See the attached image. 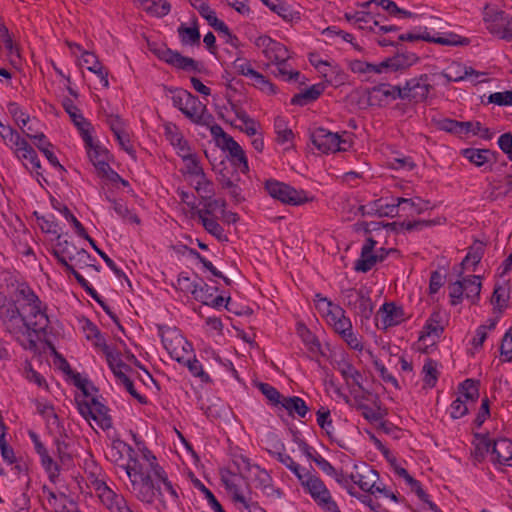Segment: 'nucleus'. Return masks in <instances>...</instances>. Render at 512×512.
Here are the masks:
<instances>
[{
  "mask_svg": "<svg viewBox=\"0 0 512 512\" xmlns=\"http://www.w3.org/2000/svg\"><path fill=\"white\" fill-rule=\"evenodd\" d=\"M108 201L113 205L114 211L125 221L133 224H139L140 219L139 217L132 213L125 203L121 201H117L115 199H111L107 197Z\"/></svg>",
  "mask_w": 512,
  "mask_h": 512,
  "instance_id": "09e8293b",
  "label": "nucleus"
},
{
  "mask_svg": "<svg viewBox=\"0 0 512 512\" xmlns=\"http://www.w3.org/2000/svg\"><path fill=\"white\" fill-rule=\"evenodd\" d=\"M312 144L322 153L338 152L340 135L325 128L317 127L310 132Z\"/></svg>",
  "mask_w": 512,
  "mask_h": 512,
  "instance_id": "1a4fd4ad",
  "label": "nucleus"
},
{
  "mask_svg": "<svg viewBox=\"0 0 512 512\" xmlns=\"http://www.w3.org/2000/svg\"><path fill=\"white\" fill-rule=\"evenodd\" d=\"M186 289L191 292L196 301H199L204 305L209 304L214 292L218 291L217 287L212 288L203 280H201L200 283H189V285L186 286Z\"/></svg>",
  "mask_w": 512,
  "mask_h": 512,
  "instance_id": "bb28decb",
  "label": "nucleus"
},
{
  "mask_svg": "<svg viewBox=\"0 0 512 512\" xmlns=\"http://www.w3.org/2000/svg\"><path fill=\"white\" fill-rule=\"evenodd\" d=\"M432 85L427 74L407 80L403 86L404 100L414 103L424 102L429 95Z\"/></svg>",
  "mask_w": 512,
  "mask_h": 512,
  "instance_id": "0eeeda50",
  "label": "nucleus"
},
{
  "mask_svg": "<svg viewBox=\"0 0 512 512\" xmlns=\"http://www.w3.org/2000/svg\"><path fill=\"white\" fill-rule=\"evenodd\" d=\"M21 309V323L23 322L26 334L31 336V333L39 335L46 334L49 325V318L46 313L47 307L40 303H33L29 305H20Z\"/></svg>",
  "mask_w": 512,
  "mask_h": 512,
  "instance_id": "7ed1b4c3",
  "label": "nucleus"
},
{
  "mask_svg": "<svg viewBox=\"0 0 512 512\" xmlns=\"http://www.w3.org/2000/svg\"><path fill=\"white\" fill-rule=\"evenodd\" d=\"M422 373L424 374L423 382L425 386L429 388L435 387L439 377L438 363L431 358H427L423 365Z\"/></svg>",
  "mask_w": 512,
  "mask_h": 512,
  "instance_id": "58836bf2",
  "label": "nucleus"
},
{
  "mask_svg": "<svg viewBox=\"0 0 512 512\" xmlns=\"http://www.w3.org/2000/svg\"><path fill=\"white\" fill-rule=\"evenodd\" d=\"M103 353L106 356L108 366L112 370L113 374L115 371L121 369H124L125 371L131 370V367L121 360L120 353L114 352L110 347Z\"/></svg>",
  "mask_w": 512,
  "mask_h": 512,
  "instance_id": "5fc2aeb1",
  "label": "nucleus"
},
{
  "mask_svg": "<svg viewBox=\"0 0 512 512\" xmlns=\"http://www.w3.org/2000/svg\"><path fill=\"white\" fill-rule=\"evenodd\" d=\"M217 180L223 189H227L229 195L236 203L244 201V197L241 195L242 189L239 185L228 175V171L225 169L220 170L218 173Z\"/></svg>",
  "mask_w": 512,
  "mask_h": 512,
  "instance_id": "cd10ccee",
  "label": "nucleus"
},
{
  "mask_svg": "<svg viewBox=\"0 0 512 512\" xmlns=\"http://www.w3.org/2000/svg\"><path fill=\"white\" fill-rule=\"evenodd\" d=\"M13 151L20 160H28L33 169L36 170L38 176L42 175V173L38 171L41 168V163L37 153L25 139L22 142H19V146Z\"/></svg>",
  "mask_w": 512,
  "mask_h": 512,
  "instance_id": "393cba45",
  "label": "nucleus"
},
{
  "mask_svg": "<svg viewBox=\"0 0 512 512\" xmlns=\"http://www.w3.org/2000/svg\"><path fill=\"white\" fill-rule=\"evenodd\" d=\"M101 502L111 511L117 512L120 506L126 502L122 495L115 493L103 480L94 479L92 481Z\"/></svg>",
  "mask_w": 512,
  "mask_h": 512,
  "instance_id": "9d476101",
  "label": "nucleus"
},
{
  "mask_svg": "<svg viewBox=\"0 0 512 512\" xmlns=\"http://www.w3.org/2000/svg\"><path fill=\"white\" fill-rule=\"evenodd\" d=\"M126 372L124 369L117 370L114 373V376L117 378V380L125 387L127 392L136 400H138L141 404H146L147 399L145 396L140 395L133 384V381L126 375Z\"/></svg>",
  "mask_w": 512,
  "mask_h": 512,
  "instance_id": "c03bdc74",
  "label": "nucleus"
},
{
  "mask_svg": "<svg viewBox=\"0 0 512 512\" xmlns=\"http://www.w3.org/2000/svg\"><path fill=\"white\" fill-rule=\"evenodd\" d=\"M393 251H395V249L387 250L385 248H380L375 253L373 252L372 255H369V257L366 259L356 260L354 270L357 272L366 273L370 271L376 263L384 261L388 254Z\"/></svg>",
  "mask_w": 512,
  "mask_h": 512,
  "instance_id": "b1692460",
  "label": "nucleus"
},
{
  "mask_svg": "<svg viewBox=\"0 0 512 512\" xmlns=\"http://www.w3.org/2000/svg\"><path fill=\"white\" fill-rule=\"evenodd\" d=\"M501 356H504V361L512 362V327L505 333L501 346Z\"/></svg>",
  "mask_w": 512,
  "mask_h": 512,
  "instance_id": "774afa93",
  "label": "nucleus"
},
{
  "mask_svg": "<svg viewBox=\"0 0 512 512\" xmlns=\"http://www.w3.org/2000/svg\"><path fill=\"white\" fill-rule=\"evenodd\" d=\"M193 24V27H187L185 24L178 27V34L183 45H200L201 34L197 26V20Z\"/></svg>",
  "mask_w": 512,
  "mask_h": 512,
  "instance_id": "c9c22d12",
  "label": "nucleus"
},
{
  "mask_svg": "<svg viewBox=\"0 0 512 512\" xmlns=\"http://www.w3.org/2000/svg\"><path fill=\"white\" fill-rule=\"evenodd\" d=\"M392 71H405L419 60L418 56L412 52H398L391 58H387Z\"/></svg>",
  "mask_w": 512,
  "mask_h": 512,
  "instance_id": "5701e85b",
  "label": "nucleus"
},
{
  "mask_svg": "<svg viewBox=\"0 0 512 512\" xmlns=\"http://www.w3.org/2000/svg\"><path fill=\"white\" fill-rule=\"evenodd\" d=\"M0 137L4 143L9 146L12 150L19 146V142L24 139L21 138L20 134L9 125H5L0 120Z\"/></svg>",
  "mask_w": 512,
  "mask_h": 512,
  "instance_id": "37998d69",
  "label": "nucleus"
},
{
  "mask_svg": "<svg viewBox=\"0 0 512 512\" xmlns=\"http://www.w3.org/2000/svg\"><path fill=\"white\" fill-rule=\"evenodd\" d=\"M504 11H498L493 7L486 5L483 10V20L487 24V29L493 34L499 32L500 25L503 24L506 17Z\"/></svg>",
  "mask_w": 512,
  "mask_h": 512,
  "instance_id": "2f4dec72",
  "label": "nucleus"
},
{
  "mask_svg": "<svg viewBox=\"0 0 512 512\" xmlns=\"http://www.w3.org/2000/svg\"><path fill=\"white\" fill-rule=\"evenodd\" d=\"M60 212L63 214V216L66 218L67 221H69L77 233L78 236L86 239H89V235L87 234L84 226L81 224V222L71 213V211L68 209L67 206L63 205L62 209H60Z\"/></svg>",
  "mask_w": 512,
  "mask_h": 512,
  "instance_id": "69168bd1",
  "label": "nucleus"
},
{
  "mask_svg": "<svg viewBox=\"0 0 512 512\" xmlns=\"http://www.w3.org/2000/svg\"><path fill=\"white\" fill-rule=\"evenodd\" d=\"M264 187L272 198L283 204L299 206L309 201L304 190H296L284 182L269 179L265 182Z\"/></svg>",
  "mask_w": 512,
  "mask_h": 512,
  "instance_id": "20e7f679",
  "label": "nucleus"
},
{
  "mask_svg": "<svg viewBox=\"0 0 512 512\" xmlns=\"http://www.w3.org/2000/svg\"><path fill=\"white\" fill-rule=\"evenodd\" d=\"M165 90L173 94L171 97L173 106L179 109L181 112L182 109H184L186 106V103L188 101L187 97L194 96L193 94L184 89L165 87Z\"/></svg>",
  "mask_w": 512,
  "mask_h": 512,
  "instance_id": "13d9d810",
  "label": "nucleus"
},
{
  "mask_svg": "<svg viewBox=\"0 0 512 512\" xmlns=\"http://www.w3.org/2000/svg\"><path fill=\"white\" fill-rule=\"evenodd\" d=\"M444 331V327L441 325V313L439 311H434L430 317L427 319L426 324L423 327V331L419 337V340L424 339L425 337H439Z\"/></svg>",
  "mask_w": 512,
  "mask_h": 512,
  "instance_id": "72a5a7b5",
  "label": "nucleus"
},
{
  "mask_svg": "<svg viewBox=\"0 0 512 512\" xmlns=\"http://www.w3.org/2000/svg\"><path fill=\"white\" fill-rule=\"evenodd\" d=\"M461 154L465 157L469 162L474 164L477 167L484 166L486 163H495L497 161L498 152L492 151L490 149H476V148H466L463 149Z\"/></svg>",
  "mask_w": 512,
  "mask_h": 512,
  "instance_id": "dca6fc26",
  "label": "nucleus"
},
{
  "mask_svg": "<svg viewBox=\"0 0 512 512\" xmlns=\"http://www.w3.org/2000/svg\"><path fill=\"white\" fill-rule=\"evenodd\" d=\"M78 250L79 249L73 242H70L67 239H62V235H58V237H56V244L51 253L57 259L58 263L63 266L64 269H67V266L74 265L66 261V256H70L73 252Z\"/></svg>",
  "mask_w": 512,
  "mask_h": 512,
  "instance_id": "6ab92c4d",
  "label": "nucleus"
},
{
  "mask_svg": "<svg viewBox=\"0 0 512 512\" xmlns=\"http://www.w3.org/2000/svg\"><path fill=\"white\" fill-rule=\"evenodd\" d=\"M473 437H474L473 444L475 446L473 455H474L475 459L480 462V461L484 460V458L487 454L491 455V450L493 449L494 439H490L488 433H478V432H474Z\"/></svg>",
  "mask_w": 512,
  "mask_h": 512,
  "instance_id": "412c9836",
  "label": "nucleus"
},
{
  "mask_svg": "<svg viewBox=\"0 0 512 512\" xmlns=\"http://www.w3.org/2000/svg\"><path fill=\"white\" fill-rule=\"evenodd\" d=\"M54 444L56 447V455H57V461L60 465H69L72 462V456L68 452V444L61 440L60 438H56L54 440Z\"/></svg>",
  "mask_w": 512,
  "mask_h": 512,
  "instance_id": "680f3d73",
  "label": "nucleus"
},
{
  "mask_svg": "<svg viewBox=\"0 0 512 512\" xmlns=\"http://www.w3.org/2000/svg\"><path fill=\"white\" fill-rule=\"evenodd\" d=\"M463 282H465V297L470 299L472 304H476L480 298L482 287L481 277L477 275H471L463 278Z\"/></svg>",
  "mask_w": 512,
  "mask_h": 512,
  "instance_id": "e433bc0d",
  "label": "nucleus"
},
{
  "mask_svg": "<svg viewBox=\"0 0 512 512\" xmlns=\"http://www.w3.org/2000/svg\"><path fill=\"white\" fill-rule=\"evenodd\" d=\"M339 371L343 378L348 382L349 379L353 380V383L359 387L361 390H364L360 379L362 375L360 371H358L350 362L339 363Z\"/></svg>",
  "mask_w": 512,
  "mask_h": 512,
  "instance_id": "3c124183",
  "label": "nucleus"
},
{
  "mask_svg": "<svg viewBox=\"0 0 512 512\" xmlns=\"http://www.w3.org/2000/svg\"><path fill=\"white\" fill-rule=\"evenodd\" d=\"M301 486L311 497L318 496L319 492L326 489V485L315 474H311L309 471L301 474V479H298Z\"/></svg>",
  "mask_w": 512,
  "mask_h": 512,
  "instance_id": "c85d7f7f",
  "label": "nucleus"
},
{
  "mask_svg": "<svg viewBox=\"0 0 512 512\" xmlns=\"http://www.w3.org/2000/svg\"><path fill=\"white\" fill-rule=\"evenodd\" d=\"M34 215L36 216L37 223L40 229L44 233H51L56 235V237H58V235H61V229L58 223L55 221L54 215L40 216L38 212H34Z\"/></svg>",
  "mask_w": 512,
  "mask_h": 512,
  "instance_id": "a18cd8bd",
  "label": "nucleus"
},
{
  "mask_svg": "<svg viewBox=\"0 0 512 512\" xmlns=\"http://www.w3.org/2000/svg\"><path fill=\"white\" fill-rule=\"evenodd\" d=\"M21 309L16 301H8L0 295V319L5 329L10 334H24V325L21 324Z\"/></svg>",
  "mask_w": 512,
  "mask_h": 512,
  "instance_id": "423d86ee",
  "label": "nucleus"
},
{
  "mask_svg": "<svg viewBox=\"0 0 512 512\" xmlns=\"http://www.w3.org/2000/svg\"><path fill=\"white\" fill-rule=\"evenodd\" d=\"M509 292L501 285H496L491 296V303L494 309L502 313L508 306Z\"/></svg>",
  "mask_w": 512,
  "mask_h": 512,
  "instance_id": "de8ad7c7",
  "label": "nucleus"
},
{
  "mask_svg": "<svg viewBox=\"0 0 512 512\" xmlns=\"http://www.w3.org/2000/svg\"><path fill=\"white\" fill-rule=\"evenodd\" d=\"M91 247L96 251V253L104 260L106 265L115 273L116 276L120 277H126L125 273L119 269L115 262L104 252L102 251L96 244L93 238L89 237V239H86Z\"/></svg>",
  "mask_w": 512,
  "mask_h": 512,
  "instance_id": "052dcab7",
  "label": "nucleus"
},
{
  "mask_svg": "<svg viewBox=\"0 0 512 512\" xmlns=\"http://www.w3.org/2000/svg\"><path fill=\"white\" fill-rule=\"evenodd\" d=\"M257 46L264 47L266 57L273 62H287L290 58L286 46L271 39L268 36H261L256 41Z\"/></svg>",
  "mask_w": 512,
  "mask_h": 512,
  "instance_id": "9b49d317",
  "label": "nucleus"
},
{
  "mask_svg": "<svg viewBox=\"0 0 512 512\" xmlns=\"http://www.w3.org/2000/svg\"><path fill=\"white\" fill-rule=\"evenodd\" d=\"M180 157L183 159V161L187 162L186 169L188 174L204 178L205 172L195 154L180 153Z\"/></svg>",
  "mask_w": 512,
  "mask_h": 512,
  "instance_id": "603ef678",
  "label": "nucleus"
},
{
  "mask_svg": "<svg viewBox=\"0 0 512 512\" xmlns=\"http://www.w3.org/2000/svg\"><path fill=\"white\" fill-rule=\"evenodd\" d=\"M297 334L312 353H317L321 345L317 337L303 323L297 324Z\"/></svg>",
  "mask_w": 512,
  "mask_h": 512,
  "instance_id": "ea45409f",
  "label": "nucleus"
},
{
  "mask_svg": "<svg viewBox=\"0 0 512 512\" xmlns=\"http://www.w3.org/2000/svg\"><path fill=\"white\" fill-rule=\"evenodd\" d=\"M478 75V73L471 67H461L458 63H453L447 72H443V76L449 82H460L464 80L469 75Z\"/></svg>",
  "mask_w": 512,
  "mask_h": 512,
  "instance_id": "4c0bfd02",
  "label": "nucleus"
},
{
  "mask_svg": "<svg viewBox=\"0 0 512 512\" xmlns=\"http://www.w3.org/2000/svg\"><path fill=\"white\" fill-rule=\"evenodd\" d=\"M483 255L484 243L479 240L474 241L473 245L469 247L467 255L461 262L462 268L459 271L458 276L461 277L463 275V270L467 268L469 265L476 267L480 263Z\"/></svg>",
  "mask_w": 512,
  "mask_h": 512,
  "instance_id": "c756f323",
  "label": "nucleus"
},
{
  "mask_svg": "<svg viewBox=\"0 0 512 512\" xmlns=\"http://www.w3.org/2000/svg\"><path fill=\"white\" fill-rule=\"evenodd\" d=\"M187 99L188 101L185 108L182 109V114L197 125H206L207 120L204 118V112L207 111L206 106L202 105L195 95L188 96Z\"/></svg>",
  "mask_w": 512,
  "mask_h": 512,
  "instance_id": "f3484780",
  "label": "nucleus"
},
{
  "mask_svg": "<svg viewBox=\"0 0 512 512\" xmlns=\"http://www.w3.org/2000/svg\"><path fill=\"white\" fill-rule=\"evenodd\" d=\"M465 291V282L462 280H457L454 283L449 285V297L450 303L453 306H456L461 303Z\"/></svg>",
  "mask_w": 512,
  "mask_h": 512,
  "instance_id": "0e129e2a",
  "label": "nucleus"
},
{
  "mask_svg": "<svg viewBox=\"0 0 512 512\" xmlns=\"http://www.w3.org/2000/svg\"><path fill=\"white\" fill-rule=\"evenodd\" d=\"M379 478V474L375 469L366 467L363 469V473L350 474L351 481L358 485V487L371 495L375 494V485Z\"/></svg>",
  "mask_w": 512,
  "mask_h": 512,
  "instance_id": "a211bd4d",
  "label": "nucleus"
},
{
  "mask_svg": "<svg viewBox=\"0 0 512 512\" xmlns=\"http://www.w3.org/2000/svg\"><path fill=\"white\" fill-rule=\"evenodd\" d=\"M220 148L223 151H228L232 164L235 167H238L242 173H247L249 171L248 159L245 151L233 137Z\"/></svg>",
  "mask_w": 512,
  "mask_h": 512,
  "instance_id": "2eb2a0df",
  "label": "nucleus"
},
{
  "mask_svg": "<svg viewBox=\"0 0 512 512\" xmlns=\"http://www.w3.org/2000/svg\"><path fill=\"white\" fill-rule=\"evenodd\" d=\"M109 160L110 159H103L93 162L92 164L95 167L99 177L104 178L110 182H114L117 179H120V175L110 167Z\"/></svg>",
  "mask_w": 512,
  "mask_h": 512,
  "instance_id": "8fccbe9b",
  "label": "nucleus"
},
{
  "mask_svg": "<svg viewBox=\"0 0 512 512\" xmlns=\"http://www.w3.org/2000/svg\"><path fill=\"white\" fill-rule=\"evenodd\" d=\"M398 39H399V41H409V42L424 40L427 42L437 43V44H442V45H451V44L458 43L455 40H450V39H447L444 37L435 38L433 36H430L428 33L425 35L424 34H415V33H405V34L399 35Z\"/></svg>",
  "mask_w": 512,
  "mask_h": 512,
  "instance_id": "a19ab883",
  "label": "nucleus"
},
{
  "mask_svg": "<svg viewBox=\"0 0 512 512\" xmlns=\"http://www.w3.org/2000/svg\"><path fill=\"white\" fill-rule=\"evenodd\" d=\"M366 94L368 95L369 105L383 106L388 98L391 100H404L403 87L389 83H380L371 88H367Z\"/></svg>",
  "mask_w": 512,
  "mask_h": 512,
  "instance_id": "6e6552de",
  "label": "nucleus"
},
{
  "mask_svg": "<svg viewBox=\"0 0 512 512\" xmlns=\"http://www.w3.org/2000/svg\"><path fill=\"white\" fill-rule=\"evenodd\" d=\"M41 465L48 474L49 480L53 483L57 481L60 475V464L58 461H55L50 454L46 457H43L41 460Z\"/></svg>",
  "mask_w": 512,
  "mask_h": 512,
  "instance_id": "4d7b16f0",
  "label": "nucleus"
},
{
  "mask_svg": "<svg viewBox=\"0 0 512 512\" xmlns=\"http://www.w3.org/2000/svg\"><path fill=\"white\" fill-rule=\"evenodd\" d=\"M184 365L188 368L193 376L200 378L202 382H211L210 376L204 371L202 364L199 360L196 359L195 356L192 359L187 358V360L184 362Z\"/></svg>",
  "mask_w": 512,
  "mask_h": 512,
  "instance_id": "864d4df0",
  "label": "nucleus"
},
{
  "mask_svg": "<svg viewBox=\"0 0 512 512\" xmlns=\"http://www.w3.org/2000/svg\"><path fill=\"white\" fill-rule=\"evenodd\" d=\"M458 390L465 401H476L479 397V381L466 379L459 385Z\"/></svg>",
  "mask_w": 512,
  "mask_h": 512,
  "instance_id": "49530a36",
  "label": "nucleus"
},
{
  "mask_svg": "<svg viewBox=\"0 0 512 512\" xmlns=\"http://www.w3.org/2000/svg\"><path fill=\"white\" fill-rule=\"evenodd\" d=\"M48 504L54 512H77L79 509L76 503L69 500L64 493L56 495L53 491L48 490Z\"/></svg>",
  "mask_w": 512,
  "mask_h": 512,
  "instance_id": "4be33fe9",
  "label": "nucleus"
},
{
  "mask_svg": "<svg viewBox=\"0 0 512 512\" xmlns=\"http://www.w3.org/2000/svg\"><path fill=\"white\" fill-rule=\"evenodd\" d=\"M233 67L237 71L238 74L243 76L251 77L252 79L261 78V74L255 71L248 60L243 58H237L233 62Z\"/></svg>",
  "mask_w": 512,
  "mask_h": 512,
  "instance_id": "e2e57ef3",
  "label": "nucleus"
},
{
  "mask_svg": "<svg viewBox=\"0 0 512 512\" xmlns=\"http://www.w3.org/2000/svg\"><path fill=\"white\" fill-rule=\"evenodd\" d=\"M198 216L201 219L202 224L207 232H209L220 241H228L223 227L216 220L205 217L202 210L198 211Z\"/></svg>",
  "mask_w": 512,
  "mask_h": 512,
  "instance_id": "79ce46f5",
  "label": "nucleus"
},
{
  "mask_svg": "<svg viewBox=\"0 0 512 512\" xmlns=\"http://www.w3.org/2000/svg\"><path fill=\"white\" fill-rule=\"evenodd\" d=\"M247 466L249 467V469L254 470V482L256 488L261 489L262 492L268 497H282V491L273 486L272 477L265 469H262L259 465L256 464L250 466L249 462H247Z\"/></svg>",
  "mask_w": 512,
  "mask_h": 512,
  "instance_id": "f8f14e48",
  "label": "nucleus"
},
{
  "mask_svg": "<svg viewBox=\"0 0 512 512\" xmlns=\"http://www.w3.org/2000/svg\"><path fill=\"white\" fill-rule=\"evenodd\" d=\"M491 461L503 466H512V440L507 438L494 439L491 450Z\"/></svg>",
  "mask_w": 512,
  "mask_h": 512,
  "instance_id": "4468645a",
  "label": "nucleus"
},
{
  "mask_svg": "<svg viewBox=\"0 0 512 512\" xmlns=\"http://www.w3.org/2000/svg\"><path fill=\"white\" fill-rule=\"evenodd\" d=\"M173 67L182 69L184 71H200L197 61H195L193 58L183 56L179 52L176 55Z\"/></svg>",
  "mask_w": 512,
  "mask_h": 512,
  "instance_id": "338daca9",
  "label": "nucleus"
},
{
  "mask_svg": "<svg viewBox=\"0 0 512 512\" xmlns=\"http://www.w3.org/2000/svg\"><path fill=\"white\" fill-rule=\"evenodd\" d=\"M367 214L393 218L398 216V204H396V201L383 204L382 199H378L368 204Z\"/></svg>",
  "mask_w": 512,
  "mask_h": 512,
  "instance_id": "7c9ffc66",
  "label": "nucleus"
},
{
  "mask_svg": "<svg viewBox=\"0 0 512 512\" xmlns=\"http://www.w3.org/2000/svg\"><path fill=\"white\" fill-rule=\"evenodd\" d=\"M324 91L322 84H314L303 92L295 94L291 99L292 105L304 106L317 100Z\"/></svg>",
  "mask_w": 512,
  "mask_h": 512,
  "instance_id": "473e14b6",
  "label": "nucleus"
},
{
  "mask_svg": "<svg viewBox=\"0 0 512 512\" xmlns=\"http://www.w3.org/2000/svg\"><path fill=\"white\" fill-rule=\"evenodd\" d=\"M257 387L272 405H281L284 396L275 387L263 382H260Z\"/></svg>",
  "mask_w": 512,
  "mask_h": 512,
  "instance_id": "6e6d98bb",
  "label": "nucleus"
},
{
  "mask_svg": "<svg viewBox=\"0 0 512 512\" xmlns=\"http://www.w3.org/2000/svg\"><path fill=\"white\" fill-rule=\"evenodd\" d=\"M341 296L343 304L359 316L361 322L371 318L374 305L368 289L347 288L341 291Z\"/></svg>",
  "mask_w": 512,
  "mask_h": 512,
  "instance_id": "f03ea898",
  "label": "nucleus"
},
{
  "mask_svg": "<svg viewBox=\"0 0 512 512\" xmlns=\"http://www.w3.org/2000/svg\"><path fill=\"white\" fill-rule=\"evenodd\" d=\"M79 413L86 419H93L96 421L103 430H108L112 427V418L109 415V408L98 400L96 397H91L90 400H77Z\"/></svg>",
  "mask_w": 512,
  "mask_h": 512,
  "instance_id": "39448f33",
  "label": "nucleus"
},
{
  "mask_svg": "<svg viewBox=\"0 0 512 512\" xmlns=\"http://www.w3.org/2000/svg\"><path fill=\"white\" fill-rule=\"evenodd\" d=\"M396 204H398V211L401 209L407 212V216H412L414 213L421 214L426 207H421L419 204L415 203L413 199L397 197Z\"/></svg>",
  "mask_w": 512,
  "mask_h": 512,
  "instance_id": "bf43d9fd",
  "label": "nucleus"
},
{
  "mask_svg": "<svg viewBox=\"0 0 512 512\" xmlns=\"http://www.w3.org/2000/svg\"><path fill=\"white\" fill-rule=\"evenodd\" d=\"M381 316L382 329L399 325L404 321L405 313L401 306L393 302L384 303L377 312Z\"/></svg>",
  "mask_w": 512,
  "mask_h": 512,
  "instance_id": "ddd939ff",
  "label": "nucleus"
},
{
  "mask_svg": "<svg viewBox=\"0 0 512 512\" xmlns=\"http://www.w3.org/2000/svg\"><path fill=\"white\" fill-rule=\"evenodd\" d=\"M123 468L130 481L129 490L139 501L151 504L156 498L163 496L161 487L154 480L153 472L147 464L130 456L128 464Z\"/></svg>",
  "mask_w": 512,
  "mask_h": 512,
  "instance_id": "f257e3e1",
  "label": "nucleus"
},
{
  "mask_svg": "<svg viewBox=\"0 0 512 512\" xmlns=\"http://www.w3.org/2000/svg\"><path fill=\"white\" fill-rule=\"evenodd\" d=\"M281 407L292 417L297 415L300 418H304L309 411L305 401L298 396H284Z\"/></svg>",
  "mask_w": 512,
  "mask_h": 512,
  "instance_id": "a878e982",
  "label": "nucleus"
},
{
  "mask_svg": "<svg viewBox=\"0 0 512 512\" xmlns=\"http://www.w3.org/2000/svg\"><path fill=\"white\" fill-rule=\"evenodd\" d=\"M274 448V450H266L272 457L276 458L280 463L285 465L297 477V479H301L302 469L300 465L297 464L290 455L284 453L285 445L279 442L274 446Z\"/></svg>",
  "mask_w": 512,
  "mask_h": 512,
  "instance_id": "aec40b11",
  "label": "nucleus"
},
{
  "mask_svg": "<svg viewBox=\"0 0 512 512\" xmlns=\"http://www.w3.org/2000/svg\"><path fill=\"white\" fill-rule=\"evenodd\" d=\"M264 4L285 21H292L295 17L299 18V13L294 12L291 7L282 0H264Z\"/></svg>",
  "mask_w": 512,
  "mask_h": 512,
  "instance_id": "f704fd0d",
  "label": "nucleus"
}]
</instances>
